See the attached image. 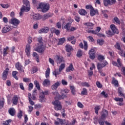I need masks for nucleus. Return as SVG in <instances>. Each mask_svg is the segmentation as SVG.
<instances>
[{
  "instance_id": "nucleus-1",
  "label": "nucleus",
  "mask_w": 125,
  "mask_h": 125,
  "mask_svg": "<svg viewBox=\"0 0 125 125\" xmlns=\"http://www.w3.org/2000/svg\"><path fill=\"white\" fill-rule=\"evenodd\" d=\"M68 92L69 90L67 89H63L61 91V95H60L58 92H53V94L56 96L55 97V99H59V100H61V99H64V98H66V97H67L66 94H67V93Z\"/></svg>"
},
{
  "instance_id": "nucleus-2",
  "label": "nucleus",
  "mask_w": 125,
  "mask_h": 125,
  "mask_svg": "<svg viewBox=\"0 0 125 125\" xmlns=\"http://www.w3.org/2000/svg\"><path fill=\"white\" fill-rule=\"evenodd\" d=\"M37 41L38 42V43H37V46L35 48V51H37V52H39V53H42L43 51H44V46H43V42H42V37H40L37 39Z\"/></svg>"
},
{
  "instance_id": "nucleus-3",
  "label": "nucleus",
  "mask_w": 125,
  "mask_h": 125,
  "mask_svg": "<svg viewBox=\"0 0 125 125\" xmlns=\"http://www.w3.org/2000/svg\"><path fill=\"white\" fill-rule=\"evenodd\" d=\"M22 3L23 5L21 8V12H20V15L22 16L23 13L25 11L28 12L30 11V2L28 0H22Z\"/></svg>"
},
{
  "instance_id": "nucleus-4",
  "label": "nucleus",
  "mask_w": 125,
  "mask_h": 125,
  "mask_svg": "<svg viewBox=\"0 0 125 125\" xmlns=\"http://www.w3.org/2000/svg\"><path fill=\"white\" fill-rule=\"evenodd\" d=\"M38 9H41L42 12H46L49 10V4L41 2L39 4Z\"/></svg>"
},
{
  "instance_id": "nucleus-5",
  "label": "nucleus",
  "mask_w": 125,
  "mask_h": 125,
  "mask_svg": "<svg viewBox=\"0 0 125 125\" xmlns=\"http://www.w3.org/2000/svg\"><path fill=\"white\" fill-rule=\"evenodd\" d=\"M108 116V111L104 109L103 110V114L98 120V123L100 125H104V121L106 119V117Z\"/></svg>"
},
{
  "instance_id": "nucleus-6",
  "label": "nucleus",
  "mask_w": 125,
  "mask_h": 125,
  "mask_svg": "<svg viewBox=\"0 0 125 125\" xmlns=\"http://www.w3.org/2000/svg\"><path fill=\"white\" fill-rule=\"evenodd\" d=\"M53 104L54 105V109L56 111H60L62 109V105H61V103L58 100H56L53 103Z\"/></svg>"
},
{
  "instance_id": "nucleus-7",
  "label": "nucleus",
  "mask_w": 125,
  "mask_h": 125,
  "mask_svg": "<svg viewBox=\"0 0 125 125\" xmlns=\"http://www.w3.org/2000/svg\"><path fill=\"white\" fill-rule=\"evenodd\" d=\"M106 65H108V62L107 61H104V63L99 62L97 63V68L98 70V72H101L102 69L104 68Z\"/></svg>"
},
{
  "instance_id": "nucleus-8",
  "label": "nucleus",
  "mask_w": 125,
  "mask_h": 125,
  "mask_svg": "<svg viewBox=\"0 0 125 125\" xmlns=\"http://www.w3.org/2000/svg\"><path fill=\"white\" fill-rule=\"evenodd\" d=\"M9 23L13 25V26L17 27L20 24V21L17 19H11L9 21Z\"/></svg>"
},
{
  "instance_id": "nucleus-9",
  "label": "nucleus",
  "mask_w": 125,
  "mask_h": 125,
  "mask_svg": "<svg viewBox=\"0 0 125 125\" xmlns=\"http://www.w3.org/2000/svg\"><path fill=\"white\" fill-rule=\"evenodd\" d=\"M54 59L57 64H60L61 62H65L64 58L62 56L57 55L55 57Z\"/></svg>"
},
{
  "instance_id": "nucleus-10",
  "label": "nucleus",
  "mask_w": 125,
  "mask_h": 125,
  "mask_svg": "<svg viewBox=\"0 0 125 125\" xmlns=\"http://www.w3.org/2000/svg\"><path fill=\"white\" fill-rule=\"evenodd\" d=\"M88 53H89V57L90 59H92V60H93V59L95 58V53H96L95 50L94 49H91L89 51Z\"/></svg>"
},
{
  "instance_id": "nucleus-11",
  "label": "nucleus",
  "mask_w": 125,
  "mask_h": 125,
  "mask_svg": "<svg viewBox=\"0 0 125 125\" xmlns=\"http://www.w3.org/2000/svg\"><path fill=\"white\" fill-rule=\"evenodd\" d=\"M9 72V68H6L2 73V79L5 81L7 79V76H8V72Z\"/></svg>"
},
{
  "instance_id": "nucleus-12",
  "label": "nucleus",
  "mask_w": 125,
  "mask_h": 125,
  "mask_svg": "<svg viewBox=\"0 0 125 125\" xmlns=\"http://www.w3.org/2000/svg\"><path fill=\"white\" fill-rule=\"evenodd\" d=\"M25 53L27 57H30L31 56V46L29 44L26 45Z\"/></svg>"
},
{
  "instance_id": "nucleus-13",
  "label": "nucleus",
  "mask_w": 125,
  "mask_h": 125,
  "mask_svg": "<svg viewBox=\"0 0 125 125\" xmlns=\"http://www.w3.org/2000/svg\"><path fill=\"white\" fill-rule=\"evenodd\" d=\"M16 68L20 72V73H24V69H23V66L19 62L16 63Z\"/></svg>"
},
{
  "instance_id": "nucleus-14",
  "label": "nucleus",
  "mask_w": 125,
  "mask_h": 125,
  "mask_svg": "<svg viewBox=\"0 0 125 125\" xmlns=\"http://www.w3.org/2000/svg\"><path fill=\"white\" fill-rule=\"evenodd\" d=\"M49 31V28L47 27H43L39 30V34H46Z\"/></svg>"
},
{
  "instance_id": "nucleus-15",
  "label": "nucleus",
  "mask_w": 125,
  "mask_h": 125,
  "mask_svg": "<svg viewBox=\"0 0 125 125\" xmlns=\"http://www.w3.org/2000/svg\"><path fill=\"white\" fill-rule=\"evenodd\" d=\"M84 26H87L86 27L87 30H92L93 29V26L94 24L91 22H86L84 23Z\"/></svg>"
},
{
  "instance_id": "nucleus-16",
  "label": "nucleus",
  "mask_w": 125,
  "mask_h": 125,
  "mask_svg": "<svg viewBox=\"0 0 125 125\" xmlns=\"http://www.w3.org/2000/svg\"><path fill=\"white\" fill-rule=\"evenodd\" d=\"M61 83V82L60 81H58L56 83H55L53 85L51 86V88L52 90H55L56 89H57L58 88V86H60V84Z\"/></svg>"
},
{
  "instance_id": "nucleus-17",
  "label": "nucleus",
  "mask_w": 125,
  "mask_h": 125,
  "mask_svg": "<svg viewBox=\"0 0 125 125\" xmlns=\"http://www.w3.org/2000/svg\"><path fill=\"white\" fill-rule=\"evenodd\" d=\"M41 14H35L32 16V19L34 21H38V20H41Z\"/></svg>"
},
{
  "instance_id": "nucleus-18",
  "label": "nucleus",
  "mask_w": 125,
  "mask_h": 125,
  "mask_svg": "<svg viewBox=\"0 0 125 125\" xmlns=\"http://www.w3.org/2000/svg\"><path fill=\"white\" fill-rule=\"evenodd\" d=\"M124 91V90L123 88L121 87L118 88V92L119 94V96H121V97H124L125 98V94L123 92Z\"/></svg>"
},
{
  "instance_id": "nucleus-19",
  "label": "nucleus",
  "mask_w": 125,
  "mask_h": 125,
  "mask_svg": "<svg viewBox=\"0 0 125 125\" xmlns=\"http://www.w3.org/2000/svg\"><path fill=\"white\" fill-rule=\"evenodd\" d=\"M110 28L112 30V31L114 33V34H119V31L115 25L111 24L110 25Z\"/></svg>"
},
{
  "instance_id": "nucleus-20",
  "label": "nucleus",
  "mask_w": 125,
  "mask_h": 125,
  "mask_svg": "<svg viewBox=\"0 0 125 125\" xmlns=\"http://www.w3.org/2000/svg\"><path fill=\"white\" fill-rule=\"evenodd\" d=\"M10 30H11V28H10V27H9L8 26H6L3 28V29L2 30V33H3V34H5L6 33H7L8 32H9V31H10Z\"/></svg>"
},
{
  "instance_id": "nucleus-21",
  "label": "nucleus",
  "mask_w": 125,
  "mask_h": 125,
  "mask_svg": "<svg viewBox=\"0 0 125 125\" xmlns=\"http://www.w3.org/2000/svg\"><path fill=\"white\" fill-rule=\"evenodd\" d=\"M42 84L44 86H48L50 84V80L48 79H45L42 83Z\"/></svg>"
},
{
  "instance_id": "nucleus-22",
  "label": "nucleus",
  "mask_w": 125,
  "mask_h": 125,
  "mask_svg": "<svg viewBox=\"0 0 125 125\" xmlns=\"http://www.w3.org/2000/svg\"><path fill=\"white\" fill-rule=\"evenodd\" d=\"M51 33H55L57 36H58L60 34V31L59 30L55 29L54 27H52L50 29Z\"/></svg>"
},
{
  "instance_id": "nucleus-23",
  "label": "nucleus",
  "mask_w": 125,
  "mask_h": 125,
  "mask_svg": "<svg viewBox=\"0 0 125 125\" xmlns=\"http://www.w3.org/2000/svg\"><path fill=\"white\" fill-rule=\"evenodd\" d=\"M65 50L67 52H70V51L73 50V48L72 47V46L67 44L65 45Z\"/></svg>"
},
{
  "instance_id": "nucleus-24",
  "label": "nucleus",
  "mask_w": 125,
  "mask_h": 125,
  "mask_svg": "<svg viewBox=\"0 0 125 125\" xmlns=\"http://www.w3.org/2000/svg\"><path fill=\"white\" fill-rule=\"evenodd\" d=\"M96 13H98V11L97 10H94L93 8L90 10V14L91 16H94Z\"/></svg>"
},
{
  "instance_id": "nucleus-25",
  "label": "nucleus",
  "mask_w": 125,
  "mask_h": 125,
  "mask_svg": "<svg viewBox=\"0 0 125 125\" xmlns=\"http://www.w3.org/2000/svg\"><path fill=\"white\" fill-rule=\"evenodd\" d=\"M12 102H13V104L14 105H17L18 103V97H17V96H15L13 99H12Z\"/></svg>"
},
{
  "instance_id": "nucleus-26",
  "label": "nucleus",
  "mask_w": 125,
  "mask_h": 125,
  "mask_svg": "<svg viewBox=\"0 0 125 125\" xmlns=\"http://www.w3.org/2000/svg\"><path fill=\"white\" fill-rule=\"evenodd\" d=\"M57 121L59 122L60 125H65L66 123V120H63V119H61L60 118H57Z\"/></svg>"
},
{
  "instance_id": "nucleus-27",
  "label": "nucleus",
  "mask_w": 125,
  "mask_h": 125,
  "mask_svg": "<svg viewBox=\"0 0 125 125\" xmlns=\"http://www.w3.org/2000/svg\"><path fill=\"white\" fill-rule=\"evenodd\" d=\"M8 112L11 116H14L15 115L16 111L14 108H10Z\"/></svg>"
},
{
  "instance_id": "nucleus-28",
  "label": "nucleus",
  "mask_w": 125,
  "mask_h": 125,
  "mask_svg": "<svg viewBox=\"0 0 125 125\" xmlns=\"http://www.w3.org/2000/svg\"><path fill=\"white\" fill-rule=\"evenodd\" d=\"M50 74V69L49 68H47L45 71V78H46V79H48V78H49Z\"/></svg>"
},
{
  "instance_id": "nucleus-29",
  "label": "nucleus",
  "mask_w": 125,
  "mask_h": 125,
  "mask_svg": "<svg viewBox=\"0 0 125 125\" xmlns=\"http://www.w3.org/2000/svg\"><path fill=\"white\" fill-rule=\"evenodd\" d=\"M112 84H114L115 86L119 85V82H118V80H116L114 77L112 78Z\"/></svg>"
},
{
  "instance_id": "nucleus-30",
  "label": "nucleus",
  "mask_w": 125,
  "mask_h": 125,
  "mask_svg": "<svg viewBox=\"0 0 125 125\" xmlns=\"http://www.w3.org/2000/svg\"><path fill=\"white\" fill-rule=\"evenodd\" d=\"M79 13L80 14V15H85L87 13L86 12V11H85L84 9H80L79 11Z\"/></svg>"
},
{
  "instance_id": "nucleus-31",
  "label": "nucleus",
  "mask_w": 125,
  "mask_h": 125,
  "mask_svg": "<svg viewBox=\"0 0 125 125\" xmlns=\"http://www.w3.org/2000/svg\"><path fill=\"white\" fill-rule=\"evenodd\" d=\"M9 49V48L8 46H6L5 48H4L3 50V56H6V55L7 54V51Z\"/></svg>"
},
{
  "instance_id": "nucleus-32",
  "label": "nucleus",
  "mask_w": 125,
  "mask_h": 125,
  "mask_svg": "<svg viewBox=\"0 0 125 125\" xmlns=\"http://www.w3.org/2000/svg\"><path fill=\"white\" fill-rule=\"evenodd\" d=\"M74 70V67H73V64H71L68 66V67L66 68V72H70V71H73Z\"/></svg>"
},
{
  "instance_id": "nucleus-33",
  "label": "nucleus",
  "mask_w": 125,
  "mask_h": 125,
  "mask_svg": "<svg viewBox=\"0 0 125 125\" xmlns=\"http://www.w3.org/2000/svg\"><path fill=\"white\" fill-rule=\"evenodd\" d=\"M34 84L35 85H36V87H37V89H38V90H41V87L40 86V83H39V82H38L37 81L35 80L34 82Z\"/></svg>"
},
{
  "instance_id": "nucleus-34",
  "label": "nucleus",
  "mask_w": 125,
  "mask_h": 125,
  "mask_svg": "<svg viewBox=\"0 0 125 125\" xmlns=\"http://www.w3.org/2000/svg\"><path fill=\"white\" fill-rule=\"evenodd\" d=\"M60 73H61V71L59 69H56L53 72V75H55V77H57V75H60Z\"/></svg>"
},
{
  "instance_id": "nucleus-35",
  "label": "nucleus",
  "mask_w": 125,
  "mask_h": 125,
  "mask_svg": "<svg viewBox=\"0 0 125 125\" xmlns=\"http://www.w3.org/2000/svg\"><path fill=\"white\" fill-rule=\"evenodd\" d=\"M11 122H12V120H11V119L7 120L6 121H4L2 125H10L9 124H10V123H11Z\"/></svg>"
},
{
  "instance_id": "nucleus-36",
  "label": "nucleus",
  "mask_w": 125,
  "mask_h": 125,
  "mask_svg": "<svg viewBox=\"0 0 125 125\" xmlns=\"http://www.w3.org/2000/svg\"><path fill=\"white\" fill-rule=\"evenodd\" d=\"M41 19H42V20L44 21V20H46V19H48V18L49 17V16H48V15L47 14H45L43 16H42V15H41Z\"/></svg>"
},
{
  "instance_id": "nucleus-37",
  "label": "nucleus",
  "mask_w": 125,
  "mask_h": 125,
  "mask_svg": "<svg viewBox=\"0 0 125 125\" xmlns=\"http://www.w3.org/2000/svg\"><path fill=\"white\" fill-rule=\"evenodd\" d=\"M70 87L72 94L73 95H75L76 94V89L75 88V87L74 86H70Z\"/></svg>"
},
{
  "instance_id": "nucleus-38",
  "label": "nucleus",
  "mask_w": 125,
  "mask_h": 125,
  "mask_svg": "<svg viewBox=\"0 0 125 125\" xmlns=\"http://www.w3.org/2000/svg\"><path fill=\"white\" fill-rule=\"evenodd\" d=\"M65 41H66V39H65V38H61L59 40V42H58V45H60L62 44V43H64Z\"/></svg>"
},
{
  "instance_id": "nucleus-39",
  "label": "nucleus",
  "mask_w": 125,
  "mask_h": 125,
  "mask_svg": "<svg viewBox=\"0 0 125 125\" xmlns=\"http://www.w3.org/2000/svg\"><path fill=\"white\" fill-rule=\"evenodd\" d=\"M65 63H62L60 66L59 70H60V72H62V71L63 70L64 68H65Z\"/></svg>"
},
{
  "instance_id": "nucleus-40",
  "label": "nucleus",
  "mask_w": 125,
  "mask_h": 125,
  "mask_svg": "<svg viewBox=\"0 0 125 125\" xmlns=\"http://www.w3.org/2000/svg\"><path fill=\"white\" fill-rule=\"evenodd\" d=\"M18 74V72L17 71H13L12 73V75L13 78H14V79H15L16 80H18V78L16 76V75H17Z\"/></svg>"
},
{
  "instance_id": "nucleus-41",
  "label": "nucleus",
  "mask_w": 125,
  "mask_h": 125,
  "mask_svg": "<svg viewBox=\"0 0 125 125\" xmlns=\"http://www.w3.org/2000/svg\"><path fill=\"white\" fill-rule=\"evenodd\" d=\"M113 21H115L116 22V23L117 24H118L119 25H120V24H121V21H120L119 18L117 17H115L114 18Z\"/></svg>"
},
{
  "instance_id": "nucleus-42",
  "label": "nucleus",
  "mask_w": 125,
  "mask_h": 125,
  "mask_svg": "<svg viewBox=\"0 0 125 125\" xmlns=\"http://www.w3.org/2000/svg\"><path fill=\"white\" fill-rule=\"evenodd\" d=\"M95 112L97 115H98V111L100 110L101 107L100 106L97 105L95 107Z\"/></svg>"
},
{
  "instance_id": "nucleus-43",
  "label": "nucleus",
  "mask_w": 125,
  "mask_h": 125,
  "mask_svg": "<svg viewBox=\"0 0 125 125\" xmlns=\"http://www.w3.org/2000/svg\"><path fill=\"white\" fill-rule=\"evenodd\" d=\"M81 94L82 95H86L87 94V90L85 88H83L81 92Z\"/></svg>"
},
{
  "instance_id": "nucleus-44",
  "label": "nucleus",
  "mask_w": 125,
  "mask_h": 125,
  "mask_svg": "<svg viewBox=\"0 0 125 125\" xmlns=\"http://www.w3.org/2000/svg\"><path fill=\"white\" fill-rule=\"evenodd\" d=\"M106 34L107 35V37H112L114 34H115L113 31L111 30H108Z\"/></svg>"
},
{
  "instance_id": "nucleus-45",
  "label": "nucleus",
  "mask_w": 125,
  "mask_h": 125,
  "mask_svg": "<svg viewBox=\"0 0 125 125\" xmlns=\"http://www.w3.org/2000/svg\"><path fill=\"white\" fill-rule=\"evenodd\" d=\"M44 93L43 91H41L39 94L40 98L42 99V100H43V98H44Z\"/></svg>"
},
{
  "instance_id": "nucleus-46",
  "label": "nucleus",
  "mask_w": 125,
  "mask_h": 125,
  "mask_svg": "<svg viewBox=\"0 0 125 125\" xmlns=\"http://www.w3.org/2000/svg\"><path fill=\"white\" fill-rule=\"evenodd\" d=\"M119 53L121 56H123V57H125V52L123 50H120Z\"/></svg>"
},
{
  "instance_id": "nucleus-47",
  "label": "nucleus",
  "mask_w": 125,
  "mask_h": 125,
  "mask_svg": "<svg viewBox=\"0 0 125 125\" xmlns=\"http://www.w3.org/2000/svg\"><path fill=\"white\" fill-rule=\"evenodd\" d=\"M104 4L105 6H108L110 4V0H104Z\"/></svg>"
},
{
  "instance_id": "nucleus-48",
  "label": "nucleus",
  "mask_w": 125,
  "mask_h": 125,
  "mask_svg": "<svg viewBox=\"0 0 125 125\" xmlns=\"http://www.w3.org/2000/svg\"><path fill=\"white\" fill-rule=\"evenodd\" d=\"M114 100L117 102H123L124 99H123V98H115Z\"/></svg>"
},
{
  "instance_id": "nucleus-49",
  "label": "nucleus",
  "mask_w": 125,
  "mask_h": 125,
  "mask_svg": "<svg viewBox=\"0 0 125 125\" xmlns=\"http://www.w3.org/2000/svg\"><path fill=\"white\" fill-rule=\"evenodd\" d=\"M82 55H83V51H82V50H79L77 54V57H81Z\"/></svg>"
},
{
  "instance_id": "nucleus-50",
  "label": "nucleus",
  "mask_w": 125,
  "mask_h": 125,
  "mask_svg": "<svg viewBox=\"0 0 125 125\" xmlns=\"http://www.w3.org/2000/svg\"><path fill=\"white\" fill-rule=\"evenodd\" d=\"M98 59L99 61H102L103 60H104L105 59V58H104V56L101 55H99L98 57Z\"/></svg>"
},
{
  "instance_id": "nucleus-51",
  "label": "nucleus",
  "mask_w": 125,
  "mask_h": 125,
  "mask_svg": "<svg viewBox=\"0 0 125 125\" xmlns=\"http://www.w3.org/2000/svg\"><path fill=\"white\" fill-rule=\"evenodd\" d=\"M97 42L100 45H103V43H104V40L100 39L98 40Z\"/></svg>"
},
{
  "instance_id": "nucleus-52",
  "label": "nucleus",
  "mask_w": 125,
  "mask_h": 125,
  "mask_svg": "<svg viewBox=\"0 0 125 125\" xmlns=\"http://www.w3.org/2000/svg\"><path fill=\"white\" fill-rule=\"evenodd\" d=\"M101 95H102V96H104V97H105V98H106V97H108V94L106 93V92L104 91L102 92Z\"/></svg>"
},
{
  "instance_id": "nucleus-53",
  "label": "nucleus",
  "mask_w": 125,
  "mask_h": 125,
  "mask_svg": "<svg viewBox=\"0 0 125 125\" xmlns=\"http://www.w3.org/2000/svg\"><path fill=\"white\" fill-rule=\"evenodd\" d=\"M70 23H67L64 26V29H66L67 31H69L70 30Z\"/></svg>"
},
{
  "instance_id": "nucleus-54",
  "label": "nucleus",
  "mask_w": 125,
  "mask_h": 125,
  "mask_svg": "<svg viewBox=\"0 0 125 125\" xmlns=\"http://www.w3.org/2000/svg\"><path fill=\"white\" fill-rule=\"evenodd\" d=\"M0 5L3 8H8V7H9V5L8 4H0Z\"/></svg>"
},
{
  "instance_id": "nucleus-55",
  "label": "nucleus",
  "mask_w": 125,
  "mask_h": 125,
  "mask_svg": "<svg viewBox=\"0 0 125 125\" xmlns=\"http://www.w3.org/2000/svg\"><path fill=\"white\" fill-rule=\"evenodd\" d=\"M83 43H84V49L85 50H87V42L86 41H83Z\"/></svg>"
},
{
  "instance_id": "nucleus-56",
  "label": "nucleus",
  "mask_w": 125,
  "mask_h": 125,
  "mask_svg": "<svg viewBox=\"0 0 125 125\" xmlns=\"http://www.w3.org/2000/svg\"><path fill=\"white\" fill-rule=\"evenodd\" d=\"M117 67H122V63H121V59H117Z\"/></svg>"
},
{
  "instance_id": "nucleus-57",
  "label": "nucleus",
  "mask_w": 125,
  "mask_h": 125,
  "mask_svg": "<svg viewBox=\"0 0 125 125\" xmlns=\"http://www.w3.org/2000/svg\"><path fill=\"white\" fill-rule=\"evenodd\" d=\"M96 85L97 86V87H98L99 88H102V84H101V83H100V82L97 81L96 82Z\"/></svg>"
},
{
  "instance_id": "nucleus-58",
  "label": "nucleus",
  "mask_w": 125,
  "mask_h": 125,
  "mask_svg": "<svg viewBox=\"0 0 125 125\" xmlns=\"http://www.w3.org/2000/svg\"><path fill=\"white\" fill-rule=\"evenodd\" d=\"M74 39H75V37L74 36H71L67 37V41H68V42H71V41H73Z\"/></svg>"
},
{
  "instance_id": "nucleus-59",
  "label": "nucleus",
  "mask_w": 125,
  "mask_h": 125,
  "mask_svg": "<svg viewBox=\"0 0 125 125\" xmlns=\"http://www.w3.org/2000/svg\"><path fill=\"white\" fill-rule=\"evenodd\" d=\"M35 107L36 109H41V108H42V104H36L35 105Z\"/></svg>"
},
{
  "instance_id": "nucleus-60",
  "label": "nucleus",
  "mask_w": 125,
  "mask_h": 125,
  "mask_svg": "<svg viewBox=\"0 0 125 125\" xmlns=\"http://www.w3.org/2000/svg\"><path fill=\"white\" fill-rule=\"evenodd\" d=\"M82 85L83 86H86L87 87H89V84H88V83H86V82H84V83H82Z\"/></svg>"
},
{
  "instance_id": "nucleus-61",
  "label": "nucleus",
  "mask_w": 125,
  "mask_h": 125,
  "mask_svg": "<svg viewBox=\"0 0 125 125\" xmlns=\"http://www.w3.org/2000/svg\"><path fill=\"white\" fill-rule=\"evenodd\" d=\"M33 111V107L31 106H28V112L29 114H31V112Z\"/></svg>"
},
{
  "instance_id": "nucleus-62",
  "label": "nucleus",
  "mask_w": 125,
  "mask_h": 125,
  "mask_svg": "<svg viewBox=\"0 0 125 125\" xmlns=\"http://www.w3.org/2000/svg\"><path fill=\"white\" fill-rule=\"evenodd\" d=\"M75 21L76 22H79V21H81V18L79 16H76L75 18Z\"/></svg>"
},
{
  "instance_id": "nucleus-63",
  "label": "nucleus",
  "mask_w": 125,
  "mask_h": 125,
  "mask_svg": "<svg viewBox=\"0 0 125 125\" xmlns=\"http://www.w3.org/2000/svg\"><path fill=\"white\" fill-rule=\"evenodd\" d=\"M33 87H34V85L32 83H30L29 84V88H28L29 90H32V89H33Z\"/></svg>"
},
{
  "instance_id": "nucleus-64",
  "label": "nucleus",
  "mask_w": 125,
  "mask_h": 125,
  "mask_svg": "<svg viewBox=\"0 0 125 125\" xmlns=\"http://www.w3.org/2000/svg\"><path fill=\"white\" fill-rule=\"evenodd\" d=\"M115 46L116 48L118 49V50H121V46L120 45V43H117Z\"/></svg>"
}]
</instances>
